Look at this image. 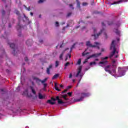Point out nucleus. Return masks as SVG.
Listing matches in <instances>:
<instances>
[{
  "label": "nucleus",
  "mask_w": 128,
  "mask_h": 128,
  "mask_svg": "<svg viewBox=\"0 0 128 128\" xmlns=\"http://www.w3.org/2000/svg\"><path fill=\"white\" fill-rule=\"evenodd\" d=\"M106 64H108V61H106H106L101 60L99 62V64H104V66H106Z\"/></svg>",
  "instance_id": "15"
},
{
  "label": "nucleus",
  "mask_w": 128,
  "mask_h": 128,
  "mask_svg": "<svg viewBox=\"0 0 128 128\" xmlns=\"http://www.w3.org/2000/svg\"><path fill=\"white\" fill-rule=\"evenodd\" d=\"M34 80H36V82H40L42 84H44V82L46 83V82L48 80V78H45L44 80H42L38 78L34 77Z\"/></svg>",
  "instance_id": "8"
},
{
  "label": "nucleus",
  "mask_w": 128,
  "mask_h": 128,
  "mask_svg": "<svg viewBox=\"0 0 128 128\" xmlns=\"http://www.w3.org/2000/svg\"><path fill=\"white\" fill-rule=\"evenodd\" d=\"M70 26V24H68L66 27L63 28V30H64L66 28H68Z\"/></svg>",
  "instance_id": "43"
},
{
  "label": "nucleus",
  "mask_w": 128,
  "mask_h": 128,
  "mask_svg": "<svg viewBox=\"0 0 128 128\" xmlns=\"http://www.w3.org/2000/svg\"><path fill=\"white\" fill-rule=\"evenodd\" d=\"M60 88H64V86L62 84L60 85Z\"/></svg>",
  "instance_id": "59"
},
{
  "label": "nucleus",
  "mask_w": 128,
  "mask_h": 128,
  "mask_svg": "<svg viewBox=\"0 0 128 128\" xmlns=\"http://www.w3.org/2000/svg\"><path fill=\"white\" fill-rule=\"evenodd\" d=\"M116 41L114 40H113L112 41V42L111 44V46L110 47V50H113L112 52L110 53L108 56H106L105 58H102L101 60H108V58H112V56H114V58H118V56H120V55L118 54V51L116 50V45H114V42Z\"/></svg>",
  "instance_id": "1"
},
{
  "label": "nucleus",
  "mask_w": 128,
  "mask_h": 128,
  "mask_svg": "<svg viewBox=\"0 0 128 128\" xmlns=\"http://www.w3.org/2000/svg\"><path fill=\"white\" fill-rule=\"evenodd\" d=\"M51 100H54V102H55V100H56V98H53V97H52V98H51Z\"/></svg>",
  "instance_id": "51"
},
{
  "label": "nucleus",
  "mask_w": 128,
  "mask_h": 128,
  "mask_svg": "<svg viewBox=\"0 0 128 128\" xmlns=\"http://www.w3.org/2000/svg\"><path fill=\"white\" fill-rule=\"evenodd\" d=\"M38 98H40V100H42V98H44V97L42 95V94L38 93Z\"/></svg>",
  "instance_id": "23"
},
{
  "label": "nucleus",
  "mask_w": 128,
  "mask_h": 128,
  "mask_svg": "<svg viewBox=\"0 0 128 128\" xmlns=\"http://www.w3.org/2000/svg\"><path fill=\"white\" fill-rule=\"evenodd\" d=\"M76 2H77V7L79 8H80V2H79L78 0H76Z\"/></svg>",
  "instance_id": "21"
},
{
  "label": "nucleus",
  "mask_w": 128,
  "mask_h": 128,
  "mask_svg": "<svg viewBox=\"0 0 128 128\" xmlns=\"http://www.w3.org/2000/svg\"><path fill=\"white\" fill-rule=\"evenodd\" d=\"M66 96H68V95L66 94L62 95V98L64 100H68V98H66Z\"/></svg>",
  "instance_id": "18"
},
{
  "label": "nucleus",
  "mask_w": 128,
  "mask_h": 128,
  "mask_svg": "<svg viewBox=\"0 0 128 128\" xmlns=\"http://www.w3.org/2000/svg\"><path fill=\"white\" fill-rule=\"evenodd\" d=\"M68 56L70 58H72V55H70V54H68Z\"/></svg>",
  "instance_id": "56"
},
{
  "label": "nucleus",
  "mask_w": 128,
  "mask_h": 128,
  "mask_svg": "<svg viewBox=\"0 0 128 128\" xmlns=\"http://www.w3.org/2000/svg\"><path fill=\"white\" fill-rule=\"evenodd\" d=\"M30 88L32 90V92L33 94H36V90H34V86H30Z\"/></svg>",
  "instance_id": "13"
},
{
  "label": "nucleus",
  "mask_w": 128,
  "mask_h": 128,
  "mask_svg": "<svg viewBox=\"0 0 128 128\" xmlns=\"http://www.w3.org/2000/svg\"><path fill=\"white\" fill-rule=\"evenodd\" d=\"M88 3H86V2H83L82 3V6H88Z\"/></svg>",
  "instance_id": "39"
},
{
  "label": "nucleus",
  "mask_w": 128,
  "mask_h": 128,
  "mask_svg": "<svg viewBox=\"0 0 128 128\" xmlns=\"http://www.w3.org/2000/svg\"><path fill=\"white\" fill-rule=\"evenodd\" d=\"M15 13L16 14H17V16H20V11L18 10H15Z\"/></svg>",
  "instance_id": "28"
},
{
  "label": "nucleus",
  "mask_w": 128,
  "mask_h": 128,
  "mask_svg": "<svg viewBox=\"0 0 128 128\" xmlns=\"http://www.w3.org/2000/svg\"><path fill=\"white\" fill-rule=\"evenodd\" d=\"M79 96H80V98L74 99V102H76L84 100V98L90 96V94L88 92H81L79 94Z\"/></svg>",
  "instance_id": "3"
},
{
  "label": "nucleus",
  "mask_w": 128,
  "mask_h": 128,
  "mask_svg": "<svg viewBox=\"0 0 128 128\" xmlns=\"http://www.w3.org/2000/svg\"><path fill=\"white\" fill-rule=\"evenodd\" d=\"M52 68V64H50L48 66V68H47L46 69V74H50V68Z\"/></svg>",
  "instance_id": "12"
},
{
  "label": "nucleus",
  "mask_w": 128,
  "mask_h": 128,
  "mask_svg": "<svg viewBox=\"0 0 128 128\" xmlns=\"http://www.w3.org/2000/svg\"><path fill=\"white\" fill-rule=\"evenodd\" d=\"M104 36H106V38H108V36L106 35V33L104 32Z\"/></svg>",
  "instance_id": "50"
},
{
  "label": "nucleus",
  "mask_w": 128,
  "mask_h": 128,
  "mask_svg": "<svg viewBox=\"0 0 128 128\" xmlns=\"http://www.w3.org/2000/svg\"><path fill=\"white\" fill-rule=\"evenodd\" d=\"M59 76H60V74H56L52 78V80H55L56 78H58Z\"/></svg>",
  "instance_id": "19"
},
{
  "label": "nucleus",
  "mask_w": 128,
  "mask_h": 128,
  "mask_svg": "<svg viewBox=\"0 0 128 128\" xmlns=\"http://www.w3.org/2000/svg\"><path fill=\"white\" fill-rule=\"evenodd\" d=\"M45 0H39V1L38 2V4H42V3L43 2H44Z\"/></svg>",
  "instance_id": "37"
},
{
  "label": "nucleus",
  "mask_w": 128,
  "mask_h": 128,
  "mask_svg": "<svg viewBox=\"0 0 128 128\" xmlns=\"http://www.w3.org/2000/svg\"><path fill=\"white\" fill-rule=\"evenodd\" d=\"M70 62H67L65 64H64V66L66 67L68 66H70Z\"/></svg>",
  "instance_id": "33"
},
{
  "label": "nucleus",
  "mask_w": 128,
  "mask_h": 128,
  "mask_svg": "<svg viewBox=\"0 0 128 128\" xmlns=\"http://www.w3.org/2000/svg\"><path fill=\"white\" fill-rule=\"evenodd\" d=\"M42 84H43L44 88H46V86H48V84L46 83H42Z\"/></svg>",
  "instance_id": "30"
},
{
  "label": "nucleus",
  "mask_w": 128,
  "mask_h": 128,
  "mask_svg": "<svg viewBox=\"0 0 128 128\" xmlns=\"http://www.w3.org/2000/svg\"><path fill=\"white\" fill-rule=\"evenodd\" d=\"M72 78V74L70 73L69 75V78Z\"/></svg>",
  "instance_id": "41"
},
{
  "label": "nucleus",
  "mask_w": 128,
  "mask_h": 128,
  "mask_svg": "<svg viewBox=\"0 0 128 128\" xmlns=\"http://www.w3.org/2000/svg\"><path fill=\"white\" fill-rule=\"evenodd\" d=\"M104 70L110 74H112V72L113 74H116V65H108L104 67Z\"/></svg>",
  "instance_id": "2"
},
{
  "label": "nucleus",
  "mask_w": 128,
  "mask_h": 128,
  "mask_svg": "<svg viewBox=\"0 0 128 128\" xmlns=\"http://www.w3.org/2000/svg\"><path fill=\"white\" fill-rule=\"evenodd\" d=\"M72 16V12H69L67 14V16Z\"/></svg>",
  "instance_id": "45"
},
{
  "label": "nucleus",
  "mask_w": 128,
  "mask_h": 128,
  "mask_svg": "<svg viewBox=\"0 0 128 128\" xmlns=\"http://www.w3.org/2000/svg\"><path fill=\"white\" fill-rule=\"evenodd\" d=\"M80 28V26H77L76 27V28Z\"/></svg>",
  "instance_id": "63"
},
{
  "label": "nucleus",
  "mask_w": 128,
  "mask_h": 128,
  "mask_svg": "<svg viewBox=\"0 0 128 128\" xmlns=\"http://www.w3.org/2000/svg\"><path fill=\"white\" fill-rule=\"evenodd\" d=\"M95 60H96V62H98V58H96V59H95Z\"/></svg>",
  "instance_id": "62"
},
{
  "label": "nucleus",
  "mask_w": 128,
  "mask_h": 128,
  "mask_svg": "<svg viewBox=\"0 0 128 128\" xmlns=\"http://www.w3.org/2000/svg\"><path fill=\"white\" fill-rule=\"evenodd\" d=\"M54 84H55L54 85L55 90L58 92H60V90L58 88V84L54 82Z\"/></svg>",
  "instance_id": "16"
},
{
  "label": "nucleus",
  "mask_w": 128,
  "mask_h": 128,
  "mask_svg": "<svg viewBox=\"0 0 128 128\" xmlns=\"http://www.w3.org/2000/svg\"><path fill=\"white\" fill-rule=\"evenodd\" d=\"M74 46H76V44H74L70 48V50H72L74 48Z\"/></svg>",
  "instance_id": "46"
},
{
  "label": "nucleus",
  "mask_w": 128,
  "mask_h": 128,
  "mask_svg": "<svg viewBox=\"0 0 128 128\" xmlns=\"http://www.w3.org/2000/svg\"><path fill=\"white\" fill-rule=\"evenodd\" d=\"M65 24L64 22H62L61 23V24H62V26L63 24Z\"/></svg>",
  "instance_id": "61"
},
{
  "label": "nucleus",
  "mask_w": 128,
  "mask_h": 128,
  "mask_svg": "<svg viewBox=\"0 0 128 128\" xmlns=\"http://www.w3.org/2000/svg\"><path fill=\"white\" fill-rule=\"evenodd\" d=\"M8 44H9L10 48L13 50L12 54L14 56H16L17 54H20V50H18V48L17 47H16V44H14L8 42Z\"/></svg>",
  "instance_id": "4"
},
{
  "label": "nucleus",
  "mask_w": 128,
  "mask_h": 128,
  "mask_svg": "<svg viewBox=\"0 0 128 128\" xmlns=\"http://www.w3.org/2000/svg\"><path fill=\"white\" fill-rule=\"evenodd\" d=\"M84 28H86V26H84L82 27V30H84Z\"/></svg>",
  "instance_id": "57"
},
{
  "label": "nucleus",
  "mask_w": 128,
  "mask_h": 128,
  "mask_svg": "<svg viewBox=\"0 0 128 128\" xmlns=\"http://www.w3.org/2000/svg\"><path fill=\"white\" fill-rule=\"evenodd\" d=\"M86 54H90V52H88L84 53V52H83L82 53V56H86Z\"/></svg>",
  "instance_id": "27"
},
{
  "label": "nucleus",
  "mask_w": 128,
  "mask_h": 128,
  "mask_svg": "<svg viewBox=\"0 0 128 128\" xmlns=\"http://www.w3.org/2000/svg\"><path fill=\"white\" fill-rule=\"evenodd\" d=\"M65 50L63 51L62 53L60 56V60H62V56H64V54Z\"/></svg>",
  "instance_id": "20"
},
{
  "label": "nucleus",
  "mask_w": 128,
  "mask_h": 128,
  "mask_svg": "<svg viewBox=\"0 0 128 128\" xmlns=\"http://www.w3.org/2000/svg\"><path fill=\"white\" fill-rule=\"evenodd\" d=\"M90 58H88V57L87 58L85 59L84 61V64H86V62H88V60H90Z\"/></svg>",
  "instance_id": "31"
},
{
  "label": "nucleus",
  "mask_w": 128,
  "mask_h": 128,
  "mask_svg": "<svg viewBox=\"0 0 128 128\" xmlns=\"http://www.w3.org/2000/svg\"><path fill=\"white\" fill-rule=\"evenodd\" d=\"M2 16H3L4 14H5L6 12L4 11V10H2Z\"/></svg>",
  "instance_id": "40"
},
{
  "label": "nucleus",
  "mask_w": 128,
  "mask_h": 128,
  "mask_svg": "<svg viewBox=\"0 0 128 128\" xmlns=\"http://www.w3.org/2000/svg\"><path fill=\"white\" fill-rule=\"evenodd\" d=\"M92 30L94 34H92V36H94V40H96V38H98V36H100V34H102L104 32V28H103L102 30H100V32L96 34V28H92Z\"/></svg>",
  "instance_id": "5"
},
{
  "label": "nucleus",
  "mask_w": 128,
  "mask_h": 128,
  "mask_svg": "<svg viewBox=\"0 0 128 128\" xmlns=\"http://www.w3.org/2000/svg\"><path fill=\"white\" fill-rule=\"evenodd\" d=\"M55 26H56V27L58 26H60V24L58 23V22H56Z\"/></svg>",
  "instance_id": "35"
},
{
  "label": "nucleus",
  "mask_w": 128,
  "mask_h": 128,
  "mask_svg": "<svg viewBox=\"0 0 128 128\" xmlns=\"http://www.w3.org/2000/svg\"><path fill=\"white\" fill-rule=\"evenodd\" d=\"M114 32L116 34H118V36H119V34H120V32L118 30V29H115L114 30Z\"/></svg>",
  "instance_id": "17"
},
{
  "label": "nucleus",
  "mask_w": 128,
  "mask_h": 128,
  "mask_svg": "<svg viewBox=\"0 0 128 128\" xmlns=\"http://www.w3.org/2000/svg\"><path fill=\"white\" fill-rule=\"evenodd\" d=\"M30 16H34V13H32V12H30Z\"/></svg>",
  "instance_id": "58"
},
{
  "label": "nucleus",
  "mask_w": 128,
  "mask_h": 128,
  "mask_svg": "<svg viewBox=\"0 0 128 128\" xmlns=\"http://www.w3.org/2000/svg\"><path fill=\"white\" fill-rule=\"evenodd\" d=\"M58 104H66L64 102L62 101V100H58Z\"/></svg>",
  "instance_id": "24"
},
{
  "label": "nucleus",
  "mask_w": 128,
  "mask_h": 128,
  "mask_svg": "<svg viewBox=\"0 0 128 128\" xmlns=\"http://www.w3.org/2000/svg\"><path fill=\"white\" fill-rule=\"evenodd\" d=\"M70 8H72V4H70Z\"/></svg>",
  "instance_id": "64"
},
{
  "label": "nucleus",
  "mask_w": 128,
  "mask_h": 128,
  "mask_svg": "<svg viewBox=\"0 0 128 128\" xmlns=\"http://www.w3.org/2000/svg\"><path fill=\"white\" fill-rule=\"evenodd\" d=\"M16 28L18 30H20L22 28V26H20V23H18L17 25Z\"/></svg>",
  "instance_id": "22"
},
{
  "label": "nucleus",
  "mask_w": 128,
  "mask_h": 128,
  "mask_svg": "<svg viewBox=\"0 0 128 128\" xmlns=\"http://www.w3.org/2000/svg\"><path fill=\"white\" fill-rule=\"evenodd\" d=\"M54 104H56L55 102H52L50 104L54 105Z\"/></svg>",
  "instance_id": "54"
},
{
  "label": "nucleus",
  "mask_w": 128,
  "mask_h": 128,
  "mask_svg": "<svg viewBox=\"0 0 128 128\" xmlns=\"http://www.w3.org/2000/svg\"><path fill=\"white\" fill-rule=\"evenodd\" d=\"M47 102H48V104H52V100H48Z\"/></svg>",
  "instance_id": "48"
},
{
  "label": "nucleus",
  "mask_w": 128,
  "mask_h": 128,
  "mask_svg": "<svg viewBox=\"0 0 128 128\" xmlns=\"http://www.w3.org/2000/svg\"><path fill=\"white\" fill-rule=\"evenodd\" d=\"M56 100H60V96H56V98H55Z\"/></svg>",
  "instance_id": "38"
},
{
  "label": "nucleus",
  "mask_w": 128,
  "mask_h": 128,
  "mask_svg": "<svg viewBox=\"0 0 128 128\" xmlns=\"http://www.w3.org/2000/svg\"><path fill=\"white\" fill-rule=\"evenodd\" d=\"M24 61L25 62H28V57H26L24 58Z\"/></svg>",
  "instance_id": "42"
},
{
  "label": "nucleus",
  "mask_w": 128,
  "mask_h": 128,
  "mask_svg": "<svg viewBox=\"0 0 128 128\" xmlns=\"http://www.w3.org/2000/svg\"><path fill=\"white\" fill-rule=\"evenodd\" d=\"M8 28H12V26L10 25V24H8Z\"/></svg>",
  "instance_id": "60"
},
{
  "label": "nucleus",
  "mask_w": 128,
  "mask_h": 128,
  "mask_svg": "<svg viewBox=\"0 0 128 128\" xmlns=\"http://www.w3.org/2000/svg\"><path fill=\"white\" fill-rule=\"evenodd\" d=\"M102 53H98V54H92V55H90L88 57V58H98V56H101Z\"/></svg>",
  "instance_id": "9"
},
{
  "label": "nucleus",
  "mask_w": 128,
  "mask_h": 128,
  "mask_svg": "<svg viewBox=\"0 0 128 128\" xmlns=\"http://www.w3.org/2000/svg\"><path fill=\"white\" fill-rule=\"evenodd\" d=\"M68 92V90H64V91L62 92V93L64 94L65 92Z\"/></svg>",
  "instance_id": "53"
},
{
  "label": "nucleus",
  "mask_w": 128,
  "mask_h": 128,
  "mask_svg": "<svg viewBox=\"0 0 128 128\" xmlns=\"http://www.w3.org/2000/svg\"><path fill=\"white\" fill-rule=\"evenodd\" d=\"M118 70L120 76H124V74H126V70H122V68L120 67H118Z\"/></svg>",
  "instance_id": "7"
},
{
  "label": "nucleus",
  "mask_w": 128,
  "mask_h": 128,
  "mask_svg": "<svg viewBox=\"0 0 128 128\" xmlns=\"http://www.w3.org/2000/svg\"><path fill=\"white\" fill-rule=\"evenodd\" d=\"M94 44L96 45H92V44L90 43V41H87L86 42V46L88 48H96V46H98V44H100V43L98 42H95Z\"/></svg>",
  "instance_id": "6"
},
{
  "label": "nucleus",
  "mask_w": 128,
  "mask_h": 128,
  "mask_svg": "<svg viewBox=\"0 0 128 128\" xmlns=\"http://www.w3.org/2000/svg\"><path fill=\"white\" fill-rule=\"evenodd\" d=\"M116 60L114 59H112V64H116Z\"/></svg>",
  "instance_id": "29"
},
{
  "label": "nucleus",
  "mask_w": 128,
  "mask_h": 128,
  "mask_svg": "<svg viewBox=\"0 0 128 128\" xmlns=\"http://www.w3.org/2000/svg\"><path fill=\"white\" fill-rule=\"evenodd\" d=\"M82 66H80L78 68V72L76 76V78H78V76H80V72H82Z\"/></svg>",
  "instance_id": "11"
},
{
  "label": "nucleus",
  "mask_w": 128,
  "mask_h": 128,
  "mask_svg": "<svg viewBox=\"0 0 128 128\" xmlns=\"http://www.w3.org/2000/svg\"><path fill=\"white\" fill-rule=\"evenodd\" d=\"M124 2V0H122L117 2H114L113 3L111 4L110 6H112V4H118L120 2Z\"/></svg>",
  "instance_id": "14"
},
{
  "label": "nucleus",
  "mask_w": 128,
  "mask_h": 128,
  "mask_svg": "<svg viewBox=\"0 0 128 128\" xmlns=\"http://www.w3.org/2000/svg\"><path fill=\"white\" fill-rule=\"evenodd\" d=\"M58 64H60V62L56 60L55 63L56 68H58Z\"/></svg>",
  "instance_id": "25"
},
{
  "label": "nucleus",
  "mask_w": 128,
  "mask_h": 128,
  "mask_svg": "<svg viewBox=\"0 0 128 128\" xmlns=\"http://www.w3.org/2000/svg\"><path fill=\"white\" fill-rule=\"evenodd\" d=\"M82 62V60L80 59H79L78 61V64H80Z\"/></svg>",
  "instance_id": "34"
},
{
  "label": "nucleus",
  "mask_w": 128,
  "mask_h": 128,
  "mask_svg": "<svg viewBox=\"0 0 128 128\" xmlns=\"http://www.w3.org/2000/svg\"><path fill=\"white\" fill-rule=\"evenodd\" d=\"M32 44H34V41L32 39H29L26 42V44L28 46H30L32 45Z\"/></svg>",
  "instance_id": "10"
},
{
  "label": "nucleus",
  "mask_w": 128,
  "mask_h": 128,
  "mask_svg": "<svg viewBox=\"0 0 128 128\" xmlns=\"http://www.w3.org/2000/svg\"><path fill=\"white\" fill-rule=\"evenodd\" d=\"M72 92H68L67 94H68V96H72Z\"/></svg>",
  "instance_id": "44"
},
{
  "label": "nucleus",
  "mask_w": 128,
  "mask_h": 128,
  "mask_svg": "<svg viewBox=\"0 0 128 128\" xmlns=\"http://www.w3.org/2000/svg\"><path fill=\"white\" fill-rule=\"evenodd\" d=\"M6 72H7V74H10V70H8V69H6Z\"/></svg>",
  "instance_id": "47"
},
{
  "label": "nucleus",
  "mask_w": 128,
  "mask_h": 128,
  "mask_svg": "<svg viewBox=\"0 0 128 128\" xmlns=\"http://www.w3.org/2000/svg\"><path fill=\"white\" fill-rule=\"evenodd\" d=\"M26 20H28V17H26V16L25 15L24 16Z\"/></svg>",
  "instance_id": "49"
},
{
  "label": "nucleus",
  "mask_w": 128,
  "mask_h": 128,
  "mask_svg": "<svg viewBox=\"0 0 128 128\" xmlns=\"http://www.w3.org/2000/svg\"><path fill=\"white\" fill-rule=\"evenodd\" d=\"M102 26H106V24H104V22H102Z\"/></svg>",
  "instance_id": "52"
},
{
  "label": "nucleus",
  "mask_w": 128,
  "mask_h": 128,
  "mask_svg": "<svg viewBox=\"0 0 128 128\" xmlns=\"http://www.w3.org/2000/svg\"><path fill=\"white\" fill-rule=\"evenodd\" d=\"M96 62H90V66H92V64H96Z\"/></svg>",
  "instance_id": "32"
},
{
  "label": "nucleus",
  "mask_w": 128,
  "mask_h": 128,
  "mask_svg": "<svg viewBox=\"0 0 128 128\" xmlns=\"http://www.w3.org/2000/svg\"><path fill=\"white\" fill-rule=\"evenodd\" d=\"M24 6L26 10L28 12H30V7L29 6L28 8L26 6V5H24Z\"/></svg>",
  "instance_id": "26"
},
{
  "label": "nucleus",
  "mask_w": 128,
  "mask_h": 128,
  "mask_svg": "<svg viewBox=\"0 0 128 128\" xmlns=\"http://www.w3.org/2000/svg\"><path fill=\"white\" fill-rule=\"evenodd\" d=\"M112 24H114V22H108V26H112Z\"/></svg>",
  "instance_id": "36"
},
{
  "label": "nucleus",
  "mask_w": 128,
  "mask_h": 128,
  "mask_svg": "<svg viewBox=\"0 0 128 128\" xmlns=\"http://www.w3.org/2000/svg\"><path fill=\"white\" fill-rule=\"evenodd\" d=\"M68 90H70V88H72V86H68Z\"/></svg>",
  "instance_id": "55"
}]
</instances>
